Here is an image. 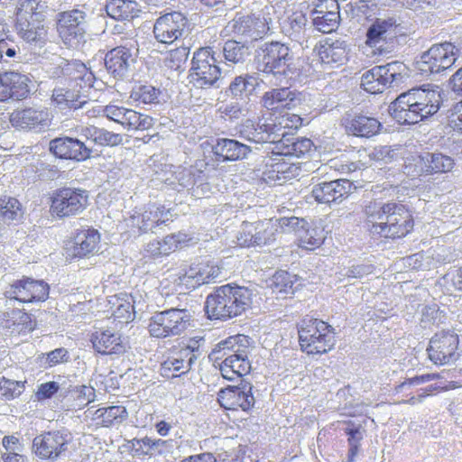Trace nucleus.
I'll use <instances>...</instances> for the list:
<instances>
[{"label":"nucleus","mask_w":462,"mask_h":462,"mask_svg":"<svg viewBox=\"0 0 462 462\" xmlns=\"http://www.w3.org/2000/svg\"><path fill=\"white\" fill-rule=\"evenodd\" d=\"M217 401L226 410L243 411L250 410L254 404V397L252 394V385L244 381L237 386H228L221 389L217 394Z\"/></svg>","instance_id":"nucleus-22"},{"label":"nucleus","mask_w":462,"mask_h":462,"mask_svg":"<svg viewBox=\"0 0 462 462\" xmlns=\"http://www.w3.org/2000/svg\"><path fill=\"white\" fill-rule=\"evenodd\" d=\"M352 183L346 179L324 180L312 188V197L319 203L341 202L351 193Z\"/></svg>","instance_id":"nucleus-25"},{"label":"nucleus","mask_w":462,"mask_h":462,"mask_svg":"<svg viewBox=\"0 0 462 462\" xmlns=\"http://www.w3.org/2000/svg\"><path fill=\"white\" fill-rule=\"evenodd\" d=\"M275 143L283 142L291 131L302 125V118L296 114L284 113L268 118Z\"/></svg>","instance_id":"nucleus-35"},{"label":"nucleus","mask_w":462,"mask_h":462,"mask_svg":"<svg viewBox=\"0 0 462 462\" xmlns=\"http://www.w3.org/2000/svg\"><path fill=\"white\" fill-rule=\"evenodd\" d=\"M319 56L323 63L342 64L347 59L346 44L344 41L327 39L319 47Z\"/></svg>","instance_id":"nucleus-39"},{"label":"nucleus","mask_w":462,"mask_h":462,"mask_svg":"<svg viewBox=\"0 0 462 462\" xmlns=\"http://www.w3.org/2000/svg\"><path fill=\"white\" fill-rule=\"evenodd\" d=\"M310 19L314 28L323 33L336 31L340 23L337 0H313Z\"/></svg>","instance_id":"nucleus-19"},{"label":"nucleus","mask_w":462,"mask_h":462,"mask_svg":"<svg viewBox=\"0 0 462 462\" xmlns=\"http://www.w3.org/2000/svg\"><path fill=\"white\" fill-rule=\"evenodd\" d=\"M106 14L115 20H130L139 12L138 5L133 0H110L106 5Z\"/></svg>","instance_id":"nucleus-46"},{"label":"nucleus","mask_w":462,"mask_h":462,"mask_svg":"<svg viewBox=\"0 0 462 462\" xmlns=\"http://www.w3.org/2000/svg\"><path fill=\"white\" fill-rule=\"evenodd\" d=\"M298 239L300 247L307 250H313L316 247H319L324 241L323 229L313 225H310L307 222V226L301 230Z\"/></svg>","instance_id":"nucleus-50"},{"label":"nucleus","mask_w":462,"mask_h":462,"mask_svg":"<svg viewBox=\"0 0 462 462\" xmlns=\"http://www.w3.org/2000/svg\"><path fill=\"white\" fill-rule=\"evenodd\" d=\"M346 128L353 135L369 138L379 133L381 123L374 117L358 115L346 123Z\"/></svg>","instance_id":"nucleus-41"},{"label":"nucleus","mask_w":462,"mask_h":462,"mask_svg":"<svg viewBox=\"0 0 462 462\" xmlns=\"http://www.w3.org/2000/svg\"><path fill=\"white\" fill-rule=\"evenodd\" d=\"M52 60L57 66L52 72V77H67L70 85L75 83V87L79 88H83V84L84 86L91 85L93 75L85 64L78 60L69 61L60 56H54Z\"/></svg>","instance_id":"nucleus-24"},{"label":"nucleus","mask_w":462,"mask_h":462,"mask_svg":"<svg viewBox=\"0 0 462 462\" xmlns=\"http://www.w3.org/2000/svg\"><path fill=\"white\" fill-rule=\"evenodd\" d=\"M255 231V223L243 222L236 236L237 244L244 247L256 245V240L254 239Z\"/></svg>","instance_id":"nucleus-58"},{"label":"nucleus","mask_w":462,"mask_h":462,"mask_svg":"<svg viewBox=\"0 0 462 462\" xmlns=\"http://www.w3.org/2000/svg\"><path fill=\"white\" fill-rule=\"evenodd\" d=\"M250 345V337L236 335L215 346L209 357L214 361L222 360L220 372L225 379L234 381L250 372L251 363L248 359L251 352Z\"/></svg>","instance_id":"nucleus-2"},{"label":"nucleus","mask_w":462,"mask_h":462,"mask_svg":"<svg viewBox=\"0 0 462 462\" xmlns=\"http://www.w3.org/2000/svg\"><path fill=\"white\" fill-rule=\"evenodd\" d=\"M49 113L46 109L26 108L11 114L10 122L18 129L41 131L49 125Z\"/></svg>","instance_id":"nucleus-29"},{"label":"nucleus","mask_w":462,"mask_h":462,"mask_svg":"<svg viewBox=\"0 0 462 462\" xmlns=\"http://www.w3.org/2000/svg\"><path fill=\"white\" fill-rule=\"evenodd\" d=\"M100 235L95 229L81 230L77 234L72 246V254L85 257L96 254L99 249Z\"/></svg>","instance_id":"nucleus-36"},{"label":"nucleus","mask_w":462,"mask_h":462,"mask_svg":"<svg viewBox=\"0 0 462 462\" xmlns=\"http://www.w3.org/2000/svg\"><path fill=\"white\" fill-rule=\"evenodd\" d=\"M171 216L170 210H166L164 207L152 205L142 212H134L126 219V225L142 233L153 232L154 227L171 220Z\"/></svg>","instance_id":"nucleus-26"},{"label":"nucleus","mask_w":462,"mask_h":462,"mask_svg":"<svg viewBox=\"0 0 462 462\" xmlns=\"http://www.w3.org/2000/svg\"><path fill=\"white\" fill-rule=\"evenodd\" d=\"M298 332L300 348L308 355L328 353L336 344L334 328L318 319H304Z\"/></svg>","instance_id":"nucleus-6"},{"label":"nucleus","mask_w":462,"mask_h":462,"mask_svg":"<svg viewBox=\"0 0 462 462\" xmlns=\"http://www.w3.org/2000/svg\"><path fill=\"white\" fill-rule=\"evenodd\" d=\"M258 85L257 79L250 74L237 76L230 83L228 91L236 100L247 101Z\"/></svg>","instance_id":"nucleus-45"},{"label":"nucleus","mask_w":462,"mask_h":462,"mask_svg":"<svg viewBox=\"0 0 462 462\" xmlns=\"http://www.w3.org/2000/svg\"><path fill=\"white\" fill-rule=\"evenodd\" d=\"M397 21L393 17L377 18L366 32V43L371 47H377L394 33Z\"/></svg>","instance_id":"nucleus-37"},{"label":"nucleus","mask_w":462,"mask_h":462,"mask_svg":"<svg viewBox=\"0 0 462 462\" xmlns=\"http://www.w3.org/2000/svg\"><path fill=\"white\" fill-rule=\"evenodd\" d=\"M365 213L371 233L385 238L405 236L413 227L411 215L402 204L370 202Z\"/></svg>","instance_id":"nucleus-1"},{"label":"nucleus","mask_w":462,"mask_h":462,"mask_svg":"<svg viewBox=\"0 0 462 462\" xmlns=\"http://www.w3.org/2000/svg\"><path fill=\"white\" fill-rule=\"evenodd\" d=\"M418 172L427 174L445 173L450 171L454 165V160L440 152H424L412 157Z\"/></svg>","instance_id":"nucleus-30"},{"label":"nucleus","mask_w":462,"mask_h":462,"mask_svg":"<svg viewBox=\"0 0 462 462\" xmlns=\"http://www.w3.org/2000/svg\"><path fill=\"white\" fill-rule=\"evenodd\" d=\"M50 151L57 157L84 162L92 156V147L77 138L59 137L50 142Z\"/></svg>","instance_id":"nucleus-23"},{"label":"nucleus","mask_w":462,"mask_h":462,"mask_svg":"<svg viewBox=\"0 0 462 462\" xmlns=\"http://www.w3.org/2000/svg\"><path fill=\"white\" fill-rule=\"evenodd\" d=\"M459 338L453 331L436 333L430 339L427 348L429 358L435 365H447L459 357Z\"/></svg>","instance_id":"nucleus-16"},{"label":"nucleus","mask_w":462,"mask_h":462,"mask_svg":"<svg viewBox=\"0 0 462 462\" xmlns=\"http://www.w3.org/2000/svg\"><path fill=\"white\" fill-rule=\"evenodd\" d=\"M458 54L459 50L451 42L434 44L421 55L418 68L425 75L440 73L451 68Z\"/></svg>","instance_id":"nucleus-11"},{"label":"nucleus","mask_w":462,"mask_h":462,"mask_svg":"<svg viewBox=\"0 0 462 462\" xmlns=\"http://www.w3.org/2000/svg\"><path fill=\"white\" fill-rule=\"evenodd\" d=\"M159 94V89L152 86H141L134 92V98L144 104H152L158 101Z\"/></svg>","instance_id":"nucleus-61"},{"label":"nucleus","mask_w":462,"mask_h":462,"mask_svg":"<svg viewBox=\"0 0 462 462\" xmlns=\"http://www.w3.org/2000/svg\"><path fill=\"white\" fill-rule=\"evenodd\" d=\"M239 133L243 138L255 143H275L268 118L260 119L257 125L247 120L241 125Z\"/></svg>","instance_id":"nucleus-34"},{"label":"nucleus","mask_w":462,"mask_h":462,"mask_svg":"<svg viewBox=\"0 0 462 462\" xmlns=\"http://www.w3.org/2000/svg\"><path fill=\"white\" fill-rule=\"evenodd\" d=\"M69 442V434L60 430L48 431L33 439L32 450L40 459L56 462L66 457Z\"/></svg>","instance_id":"nucleus-12"},{"label":"nucleus","mask_w":462,"mask_h":462,"mask_svg":"<svg viewBox=\"0 0 462 462\" xmlns=\"http://www.w3.org/2000/svg\"><path fill=\"white\" fill-rule=\"evenodd\" d=\"M236 100V102H231L230 104H226L223 108V112L229 116L230 117L238 118L240 116H245L248 113L247 101Z\"/></svg>","instance_id":"nucleus-64"},{"label":"nucleus","mask_w":462,"mask_h":462,"mask_svg":"<svg viewBox=\"0 0 462 462\" xmlns=\"http://www.w3.org/2000/svg\"><path fill=\"white\" fill-rule=\"evenodd\" d=\"M409 77L408 67L400 61L375 66L363 74L361 86L371 94L382 93L387 88L398 87Z\"/></svg>","instance_id":"nucleus-8"},{"label":"nucleus","mask_w":462,"mask_h":462,"mask_svg":"<svg viewBox=\"0 0 462 462\" xmlns=\"http://www.w3.org/2000/svg\"><path fill=\"white\" fill-rule=\"evenodd\" d=\"M255 237L256 245H265L276 240L278 227L275 219H266L255 222Z\"/></svg>","instance_id":"nucleus-49"},{"label":"nucleus","mask_w":462,"mask_h":462,"mask_svg":"<svg viewBox=\"0 0 462 462\" xmlns=\"http://www.w3.org/2000/svg\"><path fill=\"white\" fill-rule=\"evenodd\" d=\"M108 303L115 319L121 323H128L134 319V310L131 295H113Z\"/></svg>","instance_id":"nucleus-43"},{"label":"nucleus","mask_w":462,"mask_h":462,"mask_svg":"<svg viewBox=\"0 0 462 462\" xmlns=\"http://www.w3.org/2000/svg\"><path fill=\"white\" fill-rule=\"evenodd\" d=\"M12 333L25 334L33 330L35 323L31 315L23 311H14L13 313Z\"/></svg>","instance_id":"nucleus-56"},{"label":"nucleus","mask_w":462,"mask_h":462,"mask_svg":"<svg viewBox=\"0 0 462 462\" xmlns=\"http://www.w3.org/2000/svg\"><path fill=\"white\" fill-rule=\"evenodd\" d=\"M191 314L186 309L171 308L154 313L148 325L152 337L167 338L179 337L191 327Z\"/></svg>","instance_id":"nucleus-7"},{"label":"nucleus","mask_w":462,"mask_h":462,"mask_svg":"<svg viewBox=\"0 0 462 462\" xmlns=\"http://www.w3.org/2000/svg\"><path fill=\"white\" fill-rule=\"evenodd\" d=\"M278 231L281 233H291L294 232L298 236L301 230L307 226V221L303 218L296 217H284L275 219Z\"/></svg>","instance_id":"nucleus-54"},{"label":"nucleus","mask_w":462,"mask_h":462,"mask_svg":"<svg viewBox=\"0 0 462 462\" xmlns=\"http://www.w3.org/2000/svg\"><path fill=\"white\" fill-rule=\"evenodd\" d=\"M189 55V48L181 45L165 53L162 66L170 73L179 76L185 70Z\"/></svg>","instance_id":"nucleus-44"},{"label":"nucleus","mask_w":462,"mask_h":462,"mask_svg":"<svg viewBox=\"0 0 462 462\" xmlns=\"http://www.w3.org/2000/svg\"><path fill=\"white\" fill-rule=\"evenodd\" d=\"M25 382L14 381L2 377L0 379V397L11 400L21 395L23 392Z\"/></svg>","instance_id":"nucleus-55"},{"label":"nucleus","mask_w":462,"mask_h":462,"mask_svg":"<svg viewBox=\"0 0 462 462\" xmlns=\"http://www.w3.org/2000/svg\"><path fill=\"white\" fill-rule=\"evenodd\" d=\"M254 60L259 71L274 77L292 79L299 73V60L290 47L281 42H264L255 50Z\"/></svg>","instance_id":"nucleus-4"},{"label":"nucleus","mask_w":462,"mask_h":462,"mask_svg":"<svg viewBox=\"0 0 462 462\" xmlns=\"http://www.w3.org/2000/svg\"><path fill=\"white\" fill-rule=\"evenodd\" d=\"M103 115L108 120L120 125L127 131H145L152 128L154 119L134 109L109 104L103 108Z\"/></svg>","instance_id":"nucleus-17"},{"label":"nucleus","mask_w":462,"mask_h":462,"mask_svg":"<svg viewBox=\"0 0 462 462\" xmlns=\"http://www.w3.org/2000/svg\"><path fill=\"white\" fill-rule=\"evenodd\" d=\"M49 285L43 281L23 278L14 282L5 291L7 298L23 303L45 301L49 296Z\"/></svg>","instance_id":"nucleus-20"},{"label":"nucleus","mask_w":462,"mask_h":462,"mask_svg":"<svg viewBox=\"0 0 462 462\" xmlns=\"http://www.w3.org/2000/svg\"><path fill=\"white\" fill-rule=\"evenodd\" d=\"M312 142L308 138H297L288 145L286 154H292L296 157H300L310 151Z\"/></svg>","instance_id":"nucleus-62"},{"label":"nucleus","mask_w":462,"mask_h":462,"mask_svg":"<svg viewBox=\"0 0 462 462\" xmlns=\"http://www.w3.org/2000/svg\"><path fill=\"white\" fill-rule=\"evenodd\" d=\"M400 149H393L391 146H378L375 147L370 153V157L378 162L385 163L392 162L398 154L397 151Z\"/></svg>","instance_id":"nucleus-63"},{"label":"nucleus","mask_w":462,"mask_h":462,"mask_svg":"<svg viewBox=\"0 0 462 462\" xmlns=\"http://www.w3.org/2000/svg\"><path fill=\"white\" fill-rule=\"evenodd\" d=\"M21 216V204L16 199H0V217H3L5 220H16Z\"/></svg>","instance_id":"nucleus-57"},{"label":"nucleus","mask_w":462,"mask_h":462,"mask_svg":"<svg viewBox=\"0 0 462 462\" xmlns=\"http://www.w3.org/2000/svg\"><path fill=\"white\" fill-rule=\"evenodd\" d=\"M415 99L414 109L419 116V122L435 115L440 108L442 97L438 88H413Z\"/></svg>","instance_id":"nucleus-28"},{"label":"nucleus","mask_w":462,"mask_h":462,"mask_svg":"<svg viewBox=\"0 0 462 462\" xmlns=\"http://www.w3.org/2000/svg\"><path fill=\"white\" fill-rule=\"evenodd\" d=\"M252 291L230 284L217 287L206 300L205 310L210 319L226 320L241 315L252 303Z\"/></svg>","instance_id":"nucleus-3"},{"label":"nucleus","mask_w":462,"mask_h":462,"mask_svg":"<svg viewBox=\"0 0 462 462\" xmlns=\"http://www.w3.org/2000/svg\"><path fill=\"white\" fill-rule=\"evenodd\" d=\"M57 32L69 48H78L84 42L87 31V14L80 9L60 12L57 14Z\"/></svg>","instance_id":"nucleus-10"},{"label":"nucleus","mask_w":462,"mask_h":462,"mask_svg":"<svg viewBox=\"0 0 462 462\" xmlns=\"http://www.w3.org/2000/svg\"><path fill=\"white\" fill-rule=\"evenodd\" d=\"M88 192L81 189L65 188L52 197L51 209L59 217H71L83 212L88 205Z\"/></svg>","instance_id":"nucleus-15"},{"label":"nucleus","mask_w":462,"mask_h":462,"mask_svg":"<svg viewBox=\"0 0 462 462\" xmlns=\"http://www.w3.org/2000/svg\"><path fill=\"white\" fill-rule=\"evenodd\" d=\"M91 342L94 349L103 355L125 351L120 336L110 328L96 330L91 336Z\"/></svg>","instance_id":"nucleus-33"},{"label":"nucleus","mask_w":462,"mask_h":462,"mask_svg":"<svg viewBox=\"0 0 462 462\" xmlns=\"http://www.w3.org/2000/svg\"><path fill=\"white\" fill-rule=\"evenodd\" d=\"M248 55V47L237 41H226L223 46V56L226 62L243 64Z\"/></svg>","instance_id":"nucleus-48"},{"label":"nucleus","mask_w":462,"mask_h":462,"mask_svg":"<svg viewBox=\"0 0 462 462\" xmlns=\"http://www.w3.org/2000/svg\"><path fill=\"white\" fill-rule=\"evenodd\" d=\"M220 76L221 69L212 48H199L194 52L189 72L190 83L199 88H208L215 86Z\"/></svg>","instance_id":"nucleus-9"},{"label":"nucleus","mask_w":462,"mask_h":462,"mask_svg":"<svg viewBox=\"0 0 462 462\" xmlns=\"http://www.w3.org/2000/svg\"><path fill=\"white\" fill-rule=\"evenodd\" d=\"M199 356L198 341H190L162 363L161 374L168 378L185 374Z\"/></svg>","instance_id":"nucleus-18"},{"label":"nucleus","mask_w":462,"mask_h":462,"mask_svg":"<svg viewBox=\"0 0 462 462\" xmlns=\"http://www.w3.org/2000/svg\"><path fill=\"white\" fill-rule=\"evenodd\" d=\"M306 25V14L301 11H296L282 19L281 30L285 36L304 48L306 47L308 37Z\"/></svg>","instance_id":"nucleus-32"},{"label":"nucleus","mask_w":462,"mask_h":462,"mask_svg":"<svg viewBox=\"0 0 462 462\" xmlns=\"http://www.w3.org/2000/svg\"><path fill=\"white\" fill-rule=\"evenodd\" d=\"M46 8V3L41 0H23L16 13L17 34L33 48L42 49L48 41L43 14Z\"/></svg>","instance_id":"nucleus-5"},{"label":"nucleus","mask_w":462,"mask_h":462,"mask_svg":"<svg viewBox=\"0 0 462 462\" xmlns=\"http://www.w3.org/2000/svg\"><path fill=\"white\" fill-rule=\"evenodd\" d=\"M198 272L199 273V281H200V284L214 281L221 273V268L214 260L201 259L198 261Z\"/></svg>","instance_id":"nucleus-53"},{"label":"nucleus","mask_w":462,"mask_h":462,"mask_svg":"<svg viewBox=\"0 0 462 462\" xmlns=\"http://www.w3.org/2000/svg\"><path fill=\"white\" fill-rule=\"evenodd\" d=\"M56 88L53 90L52 99L53 102L60 106V108H73L79 109L88 104L86 96L80 94L81 88Z\"/></svg>","instance_id":"nucleus-42"},{"label":"nucleus","mask_w":462,"mask_h":462,"mask_svg":"<svg viewBox=\"0 0 462 462\" xmlns=\"http://www.w3.org/2000/svg\"><path fill=\"white\" fill-rule=\"evenodd\" d=\"M168 441L161 439H152L144 437L143 439H134L131 440L132 448L134 456H152L156 453H162Z\"/></svg>","instance_id":"nucleus-47"},{"label":"nucleus","mask_w":462,"mask_h":462,"mask_svg":"<svg viewBox=\"0 0 462 462\" xmlns=\"http://www.w3.org/2000/svg\"><path fill=\"white\" fill-rule=\"evenodd\" d=\"M413 88L402 93L389 106V113L393 119L400 124H416L419 123V116L413 108L415 99Z\"/></svg>","instance_id":"nucleus-31"},{"label":"nucleus","mask_w":462,"mask_h":462,"mask_svg":"<svg viewBox=\"0 0 462 462\" xmlns=\"http://www.w3.org/2000/svg\"><path fill=\"white\" fill-rule=\"evenodd\" d=\"M198 262L193 263L189 268L182 270L179 276L180 283L185 285L187 288L195 289L201 285L199 281V273L198 272Z\"/></svg>","instance_id":"nucleus-59"},{"label":"nucleus","mask_w":462,"mask_h":462,"mask_svg":"<svg viewBox=\"0 0 462 462\" xmlns=\"http://www.w3.org/2000/svg\"><path fill=\"white\" fill-rule=\"evenodd\" d=\"M189 30L188 18L180 12L160 16L154 23L153 34L159 43L172 44L185 36Z\"/></svg>","instance_id":"nucleus-14"},{"label":"nucleus","mask_w":462,"mask_h":462,"mask_svg":"<svg viewBox=\"0 0 462 462\" xmlns=\"http://www.w3.org/2000/svg\"><path fill=\"white\" fill-rule=\"evenodd\" d=\"M96 143L101 146H116L122 143L123 137L120 134L110 132L105 128L97 127Z\"/></svg>","instance_id":"nucleus-60"},{"label":"nucleus","mask_w":462,"mask_h":462,"mask_svg":"<svg viewBox=\"0 0 462 462\" xmlns=\"http://www.w3.org/2000/svg\"><path fill=\"white\" fill-rule=\"evenodd\" d=\"M213 152L216 156L223 158V161H237L244 159L251 149L236 140L222 138L217 141Z\"/></svg>","instance_id":"nucleus-38"},{"label":"nucleus","mask_w":462,"mask_h":462,"mask_svg":"<svg viewBox=\"0 0 462 462\" xmlns=\"http://www.w3.org/2000/svg\"><path fill=\"white\" fill-rule=\"evenodd\" d=\"M137 51L136 44L114 48L106 54V69L115 78L125 77L135 60Z\"/></svg>","instance_id":"nucleus-27"},{"label":"nucleus","mask_w":462,"mask_h":462,"mask_svg":"<svg viewBox=\"0 0 462 462\" xmlns=\"http://www.w3.org/2000/svg\"><path fill=\"white\" fill-rule=\"evenodd\" d=\"M226 30L245 40H257L272 30V19L265 13L236 15L226 25Z\"/></svg>","instance_id":"nucleus-13"},{"label":"nucleus","mask_w":462,"mask_h":462,"mask_svg":"<svg viewBox=\"0 0 462 462\" xmlns=\"http://www.w3.org/2000/svg\"><path fill=\"white\" fill-rule=\"evenodd\" d=\"M94 416L96 419H101V423L105 427H109L114 422H121L127 417L126 409L124 406H108L97 409Z\"/></svg>","instance_id":"nucleus-51"},{"label":"nucleus","mask_w":462,"mask_h":462,"mask_svg":"<svg viewBox=\"0 0 462 462\" xmlns=\"http://www.w3.org/2000/svg\"><path fill=\"white\" fill-rule=\"evenodd\" d=\"M295 276L286 271H278L272 279L271 287L273 291L282 294L294 293Z\"/></svg>","instance_id":"nucleus-52"},{"label":"nucleus","mask_w":462,"mask_h":462,"mask_svg":"<svg viewBox=\"0 0 462 462\" xmlns=\"http://www.w3.org/2000/svg\"><path fill=\"white\" fill-rule=\"evenodd\" d=\"M302 94L291 88H272L264 92L261 97V105L266 110L282 114L284 110H291L300 106Z\"/></svg>","instance_id":"nucleus-21"},{"label":"nucleus","mask_w":462,"mask_h":462,"mask_svg":"<svg viewBox=\"0 0 462 462\" xmlns=\"http://www.w3.org/2000/svg\"><path fill=\"white\" fill-rule=\"evenodd\" d=\"M4 79L7 87V97L23 99L25 98L31 90V79L20 72L8 71L4 73Z\"/></svg>","instance_id":"nucleus-40"}]
</instances>
